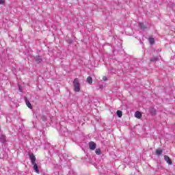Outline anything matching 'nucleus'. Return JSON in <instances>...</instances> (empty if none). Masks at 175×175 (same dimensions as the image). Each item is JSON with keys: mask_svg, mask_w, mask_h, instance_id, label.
<instances>
[{"mask_svg": "<svg viewBox=\"0 0 175 175\" xmlns=\"http://www.w3.org/2000/svg\"><path fill=\"white\" fill-rule=\"evenodd\" d=\"M74 91L75 92H80V81L78 78H76L73 81Z\"/></svg>", "mask_w": 175, "mask_h": 175, "instance_id": "obj_1", "label": "nucleus"}, {"mask_svg": "<svg viewBox=\"0 0 175 175\" xmlns=\"http://www.w3.org/2000/svg\"><path fill=\"white\" fill-rule=\"evenodd\" d=\"M28 155L30 158L31 162L32 165H35V162H36V157H35V154H33V152H29L28 153Z\"/></svg>", "mask_w": 175, "mask_h": 175, "instance_id": "obj_2", "label": "nucleus"}, {"mask_svg": "<svg viewBox=\"0 0 175 175\" xmlns=\"http://www.w3.org/2000/svg\"><path fill=\"white\" fill-rule=\"evenodd\" d=\"M89 148L92 150H95V148H96V144L94 142H89Z\"/></svg>", "mask_w": 175, "mask_h": 175, "instance_id": "obj_3", "label": "nucleus"}, {"mask_svg": "<svg viewBox=\"0 0 175 175\" xmlns=\"http://www.w3.org/2000/svg\"><path fill=\"white\" fill-rule=\"evenodd\" d=\"M164 159L167 162V163H168V165H173V162L172 161V159H170V157H169V156L165 155L164 156Z\"/></svg>", "mask_w": 175, "mask_h": 175, "instance_id": "obj_4", "label": "nucleus"}, {"mask_svg": "<svg viewBox=\"0 0 175 175\" xmlns=\"http://www.w3.org/2000/svg\"><path fill=\"white\" fill-rule=\"evenodd\" d=\"M149 111L152 116H155L157 114V109L152 107L149 108Z\"/></svg>", "mask_w": 175, "mask_h": 175, "instance_id": "obj_5", "label": "nucleus"}, {"mask_svg": "<svg viewBox=\"0 0 175 175\" xmlns=\"http://www.w3.org/2000/svg\"><path fill=\"white\" fill-rule=\"evenodd\" d=\"M138 25L139 28H141V29H142L143 31H145L146 29L147 28V26L144 23H142V22H139L138 23Z\"/></svg>", "mask_w": 175, "mask_h": 175, "instance_id": "obj_6", "label": "nucleus"}, {"mask_svg": "<svg viewBox=\"0 0 175 175\" xmlns=\"http://www.w3.org/2000/svg\"><path fill=\"white\" fill-rule=\"evenodd\" d=\"M33 169L34 170V172H36V173H38V174H39L40 173V172L39 171V168L38 167V164L34 163Z\"/></svg>", "mask_w": 175, "mask_h": 175, "instance_id": "obj_7", "label": "nucleus"}, {"mask_svg": "<svg viewBox=\"0 0 175 175\" xmlns=\"http://www.w3.org/2000/svg\"><path fill=\"white\" fill-rule=\"evenodd\" d=\"M35 61L37 62V64H40L43 61V59L42 58V56H36L35 57Z\"/></svg>", "mask_w": 175, "mask_h": 175, "instance_id": "obj_8", "label": "nucleus"}, {"mask_svg": "<svg viewBox=\"0 0 175 175\" xmlns=\"http://www.w3.org/2000/svg\"><path fill=\"white\" fill-rule=\"evenodd\" d=\"M25 100L26 102L27 107H29V109H32V105H31V103L29 102V100H28L27 97H25Z\"/></svg>", "mask_w": 175, "mask_h": 175, "instance_id": "obj_9", "label": "nucleus"}, {"mask_svg": "<svg viewBox=\"0 0 175 175\" xmlns=\"http://www.w3.org/2000/svg\"><path fill=\"white\" fill-rule=\"evenodd\" d=\"M159 59V58L158 57V56H154L150 59V62H157V61H158Z\"/></svg>", "mask_w": 175, "mask_h": 175, "instance_id": "obj_10", "label": "nucleus"}, {"mask_svg": "<svg viewBox=\"0 0 175 175\" xmlns=\"http://www.w3.org/2000/svg\"><path fill=\"white\" fill-rule=\"evenodd\" d=\"M155 152L156 155H158V157H159V155H162V152H163V150H162V149H157Z\"/></svg>", "mask_w": 175, "mask_h": 175, "instance_id": "obj_11", "label": "nucleus"}, {"mask_svg": "<svg viewBox=\"0 0 175 175\" xmlns=\"http://www.w3.org/2000/svg\"><path fill=\"white\" fill-rule=\"evenodd\" d=\"M135 117H136V118H142V113H140L139 111H137L135 113Z\"/></svg>", "mask_w": 175, "mask_h": 175, "instance_id": "obj_12", "label": "nucleus"}, {"mask_svg": "<svg viewBox=\"0 0 175 175\" xmlns=\"http://www.w3.org/2000/svg\"><path fill=\"white\" fill-rule=\"evenodd\" d=\"M116 114L119 118H121L122 117V111L118 110L116 112Z\"/></svg>", "mask_w": 175, "mask_h": 175, "instance_id": "obj_13", "label": "nucleus"}, {"mask_svg": "<svg viewBox=\"0 0 175 175\" xmlns=\"http://www.w3.org/2000/svg\"><path fill=\"white\" fill-rule=\"evenodd\" d=\"M87 83L89 84H92V77H88L86 79Z\"/></svg>", "mask_w": 175, "mask_h": 175, "instance_id": "obj_14", "label": "nucleus"}, {"mask_svg": "<svg viewBox=\"0 0 175 175\" xmlns=\"http://www.w3.org/2000/svg\"><path fill=\"white\" fill-rule=\"evenodd\" d=\"M149 43H150V44H154V43H155L154 38H149Z\"/></svg>", "mask_w": 175, "mask_h": 175, "instance_id": "obj_15", "label": "nucleus"}, {"mask_svg": "<svg viewBox=\"0 0 175 175\" xmlns=\"http://www.w3.org/2000/svg\"><path fill=\"white\" fill-rule=\"evenodd\" d=\"M96 155H100L102 154V150H100V149L98 148V149H96V151H95Z\"/></svg>", "mask_w": 175, "mask_h": 175, "instance_id": "obj_16", "label": "nucleus"}, {"mask_svg": "<svg viewBox=\"0 0 175 175\" xmlns=\"http://www.w3.org/2000/svg\"><path fill=\"white\" fill-rule=\"evenodd\" d=\"M41 120H42V121H47V117H46V116H44V115H42L41 116Z\"/></svg>", "mask_w": 175, "mask_h": 175, "instance_id": "obj_17", "label": "nucleus"}, {"mask_svg": "<svg viewBox=\"0 0 175 175\" xmlns=\"http://www.w3.org/2000/svg\"><path fill=\"white\" fill-rule=\"evenodd\" d=\"M5 0H0V5H3Z\"/></svg>", "mask_w": 175, "mask_h": 175, "instance_id": "obj_18", "label": "nucleus"}, {"mask_svg": "<svg viewBox=\"0 0 175 175\" xmlns=\"http://www.w3.org/2000/svg\"><path fill=\"white\" fill-rule=\"evenodd\" d=\"M103 80L104 81H106L107 80V77H103Z\"/></svg>", "mask_w": 175, "mask_h": 175, "instance_id": "obj_19", "label": "nucleus"}, {"mask_svg": "<svg viewBox=\"0 0 175 175\" xmlns=\"http://www.w3.org/2000/svg\"><path fill=\"white\" fill-rule=\"evenodd\" d=\"M1 139L2 142H5V137L3 135H1Z\"/></svg>", "mask_w": 175, "mask_h": 175, "instance_id": "obj_20", "label": "nucleus"}]
</instances>
